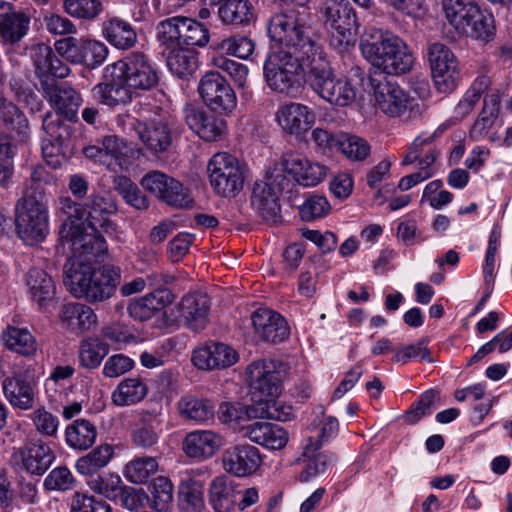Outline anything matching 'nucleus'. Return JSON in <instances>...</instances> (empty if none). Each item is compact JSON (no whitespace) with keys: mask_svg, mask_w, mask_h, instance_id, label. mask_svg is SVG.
Segmentation results:
<instances>
[{"mask_svg":"<svg viewBox=\"0 0 512 512\" xmlns=\"http://www.w3.org/2000/svg\"><path fill=\"white\" fill-rule=\"evenodd\" d=\"M83 208L69 197L61 198L59 209L66 218L60 227V240L76 258L91 261L107 252L102 233L114 232L107 215L116 212L115 202L100 194H91Z\"/></svg>","mask_w":512,"mask_h":512,"instance_id":"obj_1","label":"nucleus"},{"mask_svg":"<svg viewBox=\"0 0 512 512\" xmlns=\"http://www.w3.org/2000/svg\"><path fill=\"white\" fill-rule=\"evenodd\" d=\"M267 33L271 40L280 43L279 47L300 52L304 58L311 62L323 50L311 37V28L307 22V15L295 10L276 13L270 17Z\"/></svg>","mask_w":512,"mask_h":512,"instance_id":"obj_2","label":"nucleus"},{"mask_svg":"<svg viewBox=\"0 0 512 512\" xmlns=\"http://www.w3.org/2000/svg\"><path fill=\"white\" fill-rule=\"evenodd\" d=\"M300 52L274 47L263 64V75L268 87L286 96H294L300 87L304 66L309 68V58Z\"/></svg>","mask_w":512,"mask_h":512,"instance_id":"obj_3","label":"nucleus"},{"mask_svg":"<svg viewBox=\"0 0 512 512\" xmlns=\"http://www.w3.org/2000/svg\"><path fill=\"white\" fill-rule=\"evenodd\" d=\"M306 83L330 105L347 107L356 99V89L352 82L346 77L335 75L324 52L309 62Z\"/></svg>","mask_w":512,"mask_h":512,"instance_id":"obj_4","label":"nucleus"},{"mask_svg":"<svg viewBox=\"0 0 512 512\" xmlns=\"http://www.w3.org/2000/svg\"><path fill=\"white\" fill-rule=\"evenodd\" d=\"M68 278L67 285L76 297H85L90 303L103 302L115 294L121 281V270L113 265H103L94 270H75Z\"/></svg>","mask_w":512,"mask_h":512,"instance_id":"obj_5","label":"nucleus"},{"mask_svg":"<svg viewBox=\"0 0 512 512\" xmlns=\"http://www.w3.org/2000/svg\"><path fill=\"white\" fill-rule=\"evenodd\" d=\"M122 126L125 133H135L153 154L166 152L179 134L176 119L168 113L155 114L145 121L127 116Z\"/></svg>","mask_w":512,"mask_h":512,"instance_id":"obj_6","label":"nucleus"},{"mask_svg":"<svg viewBox=\"0 0 512 512\" xmlns=\"http://www.w3.org/2000/svg\"><path fill=\"white\" fill-rule=\"evenodd\" d=\"M156 38L165 48L204 47L210 40V33L208 28L196 19L177 15L163 19L157 24Z\"/></svg>","mask_w":512,"mask_h":512,"instance_id":"obj_7","label":"nucleus"},{"mask_svg":"<svg viewBox=\"0 0 512 512\" xmlns=\"http://www.w3.org/2000/svg\"><path fill=\"white\" fill-rule=\"evenodd\" d=\"M16 228L19 236L28 244L45 239L49 232L48 208L43 199L28 194L16 205Z\"/></svg>","mask_w":512,"mask_h":512,"instance_id":"obj_8","label":"nucleus"},{"mask_svg":"<svg viewBox=\"0 0 512 512\" xmlns=\"http://www.w3.org/2000/svg\"><path fill=\"white\" fill-rule=\"evenodd\" d=\"M374 98L384 114L405 123L418 120L425 111L423 103L411 98L402 88L389 81L379 82L375 86Z\"/></svg>","mask_w":512,"mask_h":512,"instance_id":"obj_9","label":"nucleus"},{"mask_svg":"<svg viewBox=\"0 0 512 512\" xmlns=\"http://www.w3.org/2000/svg\"><path fill=\"white\" fill-rule=\"evenodd\" d=\"M209 181L221 197H235L243 188L244 176L236 157L222 152L215 154L207 166Z\"/></svg>","mask_w":512,"mask_h":512,"instance_id":"obj_10","label":"nucleus"},{"mask_svg":"<svg viewBox=\"0 0 512 512\" xmlns=\"http://www.w3.org/2000/svg\"><path fill=\"white\" fill-rule=\"evenodd\" d=\"M112 75L118 71L132 91H148L157 86L159 71L156 64L145 54L133 52L123 61L112 66Z\"/></svg>","mask_w":512,"mask_h":512,"instance_id":"obj_11","label":"nucleus"},{"mask_svg":"<svg viewBox=\"0 0 512 512\" xmlns=\"http://www.w3.org/2000/svg\"><path fill=\"white\" fill-rule=\"evenodd\" d=\"M320 13L325 25L331 31V45L335 48H347L354 43L358 24L354 10L336 1H326Z\"/></svg>","mask_w":512,"mask_h":512,"instance_id":"obj_12","label":"nucleus"},{"mask_svg":"<svg viewBox=\"0 0 512 512\" xmlns=\"http://www.w3.org/2000/svg\"><path fill=\"white\" fill-rule=\"evenodd\" d=\"M55 49L70 63L84 65L90 69L101 66L109 52L103 42L72 36L57 40Z\"/></svg>","mask_w":512,"mask_h":512,"instance_id":"obj_13","label":"nucleus"},{"mask_svg":"<svg viewBox=\"0 0 512 512\" xmlns=\"http://www.w3.org/2000/svg\"><path fill=\"white\" fill-rule=\"evenodd\" d=\"M198 92L213 112L228 115L237 106L235 91L219 72H208L200 80Z\"/></svg>","mask_w":512,"mask_h":512,"instance_id":"obj_14","label":"nucleus"},{"mask_svg":"<svg viewBox=\"0 0 512 512\" xmlns=\"http://www.w3.org/2000/svg\"><path fill=\"white\" fill-rule=\"evenodd\" d=\"M279 368L280 365L272 360H258L248 366L247 375L254 404L258 400L279 396L283 377Z\"/></svg>","mask_w":512,"mask_h":512,"instance_id":"obj_15","label":"nucleus"},{"mask_svg":"<svg viewBox=\"0 0 512 512\" xmlns=\"http://www.w3.org/2000/svg\"><path fill=\"white\" fill-rule=\"evenodd\" d=\"M434 84L440 93H449L457 86V60L453 52L440 42L430 43L427 48Z\"/></svg>","mask_w":512,"mask_h":512,"instance_id":"obj_16","label":"nucleus"},{"mask_svg":"<svg viewBox=\"0 0 512 512\" xmlns=\"http://www.w3.org/2000/svg\"><path fill=\"white\" fill-rule=\"evenodd\" d=\"M42 127L47 135L42 141L43 157L49 166L58 168L66 161L64 146L70 136V128L58 112L46 113Z\"/></svg>","mask_w":512,"mask_h":512,"instance_id":"obj_17","label":"nucleus"},{"mask_svg":"<svg viewBox=\"0 0 512 512\" xmlns=\"http://www.w3.org/2000/svg\"><path fill=\"white\" fill-rule=\"evenodd\" d=\"M140 184L168 205L187 208L193 203V199L182 183L161 171H149L142 177Z\"/></svg>","mask_w":512,"mask_h":512,"instance_id":"obj_18","label":"nucleus"},{"mask_svg":"<svg viewBox=\"0 0 512 512\" xmlns=\"http://www.w3.org/2000/svg\"><path fill=\"white\" fill-rule=\"evenodd\" d=\"M285 176L280 173H270L265 180L256 181L250 198L251 206L265 220L274 219L279 211L278 193L287 183Z\"/></svg>","mask_w":512,"mask_h":512,"instance_id":"obj_19","label":"nucleus"},{"mask_svg":"<svg viewBox=\"0 0 512 512\" xmlns=\"http://www.w3.org/2000/svg\"><path fill=\"white\" fill-rule=\"evenodd\" d=\"M281 165L285 172L299 184L305 187L316 186L327 176L328 168L310 160L305 155L288 151L282 155Z\"/></svg>","mask_w":512,"mask_h":512,"instance_id":"obj_20","label":"nucleus"},{"mask_svg":"<svg viewBox=\"0 0 512 512\" xmlns=\"http://www.w3.org/2000/svg\"><path fill=\"white\" fill-rule=\"evenodd\" d=\"M275 120L284 133L300 139L315 124L316 114L305 104L289 102L278 107Z\"/></svg>","mask_w":512,"mask_h":512,"instance_id":"obj_21","label":"nucleus"},{"mask_svg":"<svg viewBox=\"0 0 512 512\" xmlns=\"http://www.w3.org/2000/svg\"><path fill=\"white\" fill-rule=\"evenodd\" d=\"M254 335L261 341L278 344L290 335V327L286 319L278 312L261 307L251 314Z\"/></svg>","mask_w":512,"mask_h":512,"instance_id":"obj_22","label":"nucleus"},{"mask_svg":"<svg viewBox=\"0 0 512 512\" xmlns=\"http://www.w3.org/2000/svg\"><path fill=\"white\" fill-rule=\"evenodd\" d=\"M398 35L376 27H368L360 37L359 48L362 56L375 68L380 69L385 56Z\"/></svg>","mask_w":512,"mask_h":512,"instance_id":"obj_23","label":"nucleus"},{"mask_svg":"<svg viewBox=\"0 0 512 512\" xmlns=\"http://www.w3.org/2000/svg\"><path fill=\"white\" fill-rule=\"evenodd\" d=\"M238 359L237 351L228 344L210 342L195 349L191 360L197 368L209 371L231 367Z\"/></svg>","mask_w":512,"mask_h":512,"instance_id":"obj_24","label":"nucleus"},{"mask_svg":"<svg viewBox=\"0 0 512 512\" xmlns=\"http://www.w3.org/2000/svg\"><path fill=\"white\" fill-rule=\"evenodd\" d=\"M500 112V93L497 89L490 90L484 97L483 107L470 128L469 137L473 141L488 139L490 142L499 140V135L490 132Z\"/></svg>","mask_w":512,"mask_h":512,"instance_id":"obj_25","label":"nucleus"},{"mask_svg":"<svg viewBox=\"0 0 512 512\" xmlns=\"http://www.w3.org/2000/svg\"><path fill=\"white\" fill-rule=\"evenodd\" d=\"M16 464L32 475H42L51 466L55 456L51 448L42 441H30L13 454Z\"/></svg>","mask_w":512,"mask_h":512,"instance_id":"obj_26","label":"nucleus"},{"mask_svg":"<svg viewBox=\"0 0 512 512\" xmlns=\"http://www.w3.org/2000/svg\"><path fill=\"white\" fill-rule=\"evenodd\" d=\"M261 462L262 458L258 448L249 444L231 447L223 455L225 471L237 477L253 474Z\"/></svg>","mask_w":512,"mask_h":512,"instance_id":"obj_27","label":"nucleus"},{"mask_svg":"<svg viewBox=\"0 0 512 512\" xmlns=\"http://www.w3.org/2000/svg\"><path fill=\"white\" fill-rule=\"evenodd\" d=\"M1 386L5 399L14 409L27 411L34 407L37 396L34 382L20 374H14L5 377Z\"/></svg>","mask_w":512,"mask_h":512,"instance_id":"obj_28","label":"nucleus"},{"mask_svg":"<svg viewBox=\"0 0 512 512\" xmlns=\"http://www.w3.org/2000/svg\"><path fill=\"white\" fill-rule=\"evenodd\" d=\"M184 119L188 127L205 141H217L222 137L226 128L223 119L193 106L185 107Z\"/></svg>","mask_w":512,"mask_h":512,"instance_id":"obj_29","label":"nucleus"},{"mask_svg":"<svg viewBox=\"0 0 512 512\" xmlns=\"http://www.w3.org/2000/svg\"><path fill=\"white\" fill-rule=\"evenodd\" d=\"M222 445V437L212 430H195L188 433L182 444L184 453L198 461L212 457Z\"/></svg>","mask_w":512,"mask_h":512,"instance_id":"obj_30","label":"nucleus"},{"mask_svg":"<svg viewBox=\"0 0 512 512\" xmlns=\"http://www.w3.org/2000/svg\"><path fill=\"white\" fill-rule=\"evenodd\" d=\"M175 300V295L169 289H155L128 305L129 315L139 321L151 319Z\"/></svg>","mask_w":512,"mask_h":512,"instance_id":"obj_31","label":"nucleus"},{"mask_svg":"<svg viewBox=\"0 0 512 512\" xmlns=\"http://www.w3.org/2000/svg\"><path fill=\"white\" fill-rule=\"evenodd\" d=\"M245 436L252 442L270 450L284 448L289 440L288 432L269 422H254L243 427Z\"/></svg>","mask_w":512,"mask_h":512,"instance_id":"obj_32","label":"nucleus"},{"mask_svg":"<svg viewBox=\"0 0 512 512\" xmlns=\"http://www.w3.org/2000/svg\"><path fill=\"white\" fill-rule=\"evenodd\" d=\"M240 485L227 476L214 478L209 487V503L215 512H230L237 503Z\"/></svg>","mask_w":512,"mask_h":512,"instance_id":"obj_33","label":"nucleus"},{"mask_svg":"<svg viewBox=\"0 0 512 512\" xmlns=\"http://www.w3.org/2000/svg\"><path fill=\"white\" fill-rule=\"evenodd\" d=\"M159 416L160 414L156 411L143 410L140 413V424L131 433V441L134 446L143 450L155 448L161 435Z\"/></svg>","mask_w":512,"mask_h":512,"instance_id":"obj_34","label":"nucleus"},{"mask_svg":"<svg viewBox=\"0 0 512 512\" xmlns=\"http://www.w3.org/2000/svg\"><path fill=\"white\" fill-rule=\"evenodd\" d=\"M179 309L190 329L198 331L206 326L210 311V303L206 295L189 293L183 296Z\"/></svg>","mask_w":512,"mask_h":512,"instance_id":"obj_35","label":"nucleus"},{"mask_svg":"<svg viewBox=\"0 0 512 512\" xmlns=\"http://www.w3.org/2000/svg\"><path fill=\"white\" fill-rule=\"evenodd\" d=\"M180 417L196 424H204L214 419L215 403L193 394L182 396L177 402Z\"/></svg>","mask_w":512,"mask_h":512,"instance_id":"obj_36","label":"nucleus"},{"mask_svg":"<svg viewBox=\"0 0 512 512\" xmlns=\"http://www.w3.org/2000/svg\"><path fill=\"white\" fill-rule=\"evenodd\" d=\"M59 319L62 326L71 331H89L97 324V315L93 309L81 303L62 305Z\"/></svg>","mask_w":512,"mask_h":512,"instance_id":"obj_37","label":"nucleus"},{"mask_svg":"<svg viewBox=\"0 0 512 512\" xmlns=\"http://www.w3.org/2000/svg\"><path fill=\"white\" fill-rule=\"evenodd\" d=\"M0 126L20 142L25 141L30 134L24 113L3 95H0Z\"/></svg>","mask_w":512,"mask_h":512,"instance_id":"obj_38","label":"nucleus"},{"mask_svg":"<svg viewBox=\"0 0 512 512\" xmlns=\"http://www.w3.org/2000/svg\"><path fill=\"white\" fill-rule=\"evenodd\" d=\"M1 340L11 352L32 358L38 351V342L34 335L24 327L7 326L2 331Z\"/></svg>","mask_w":512,"mask_h":512,"instance_id":"obj_39","label":"nucleus"},{"mask_svg":"<svg viewBox=\"0 0 512 512\" xmlns=\"http://www.w3.org/2000/svg\"><path fill=\"white\" fill-rule=\"evenodd\" d=\"M413 65L414 56L410 47L398 36L379 70L388 75H402L408 73Z\"/></svg>","mask_w":512,"mask_h":512,"instance_id":"obj_40","label":"nucleus"},{"mask_svg":"<svg viewBox=\"0 0 512 512\" xmlns=\"http://www.w3.org/2000/svg\"><path fill=\"white\" fill-rule=\"evenodd\" d=\"M26 284L31 299L36 302L40 308L47 306L55 297L56 287L51 276L44 270L30 269L26 276Z\"/></svg>","mask_w":512,"mask_h":512,"instance_id":"obj_41","label":"nucleus"},{"mask_svg":"<svg viewBox=\"0 0 512 512\" xmlns=\"http://www.w3.org/2000/svg\"><path fill=\"white\" fill-rule=\"evenodd\" d=\"M92 97L101 104L117 106L131 100L132 90L125 84L123 78H113L109 82H101L95 85L92 90Z\"/></svg>","mask_w":512,"mask_h":512,"instance_id":"obj_42","label":"nucleus"},{"mask_svg":"<svg viewBox=\"0 0 512 512\" xmlns=\"http://www.w3.org/2000/svg\"><path fill=\"white\" fill-rule=\"evenodd\" d=\"M103 37L118 49H129L137 42V33L132 25L118 17L103 23Z\"/></svg>","mask_w":512,"mask_h":512,"instance_id":"obj_43","label":"nucleus"},{"mask_svg":"<svg viewBox=\"0 0 512 512\" xmlns=\"http://www.w3.org/2000/svg\"><path fill=\"white\" fill-rule=\"evenodd\" d=\"M148 393L147 385L142 379L129 377L123 379L112 392V402L118 407L135 405Z\"/></svg>","mask_w":512,"mask_h":512,"instance_id":"obj_44","label":"nucleus"},{"mask_svg":"<svg viewBox=\"0 0 512 512\" xmlns=\"http://www.w3.org/2000/svg\"><path fill=\"white\" fill-rule=\"evenodd\" d=\"M96 437V426L84 418L74 420L65 429L66 443L73 449L87 450L95 443Z\"/></svg>","mask_w":512,"mask_h":512,"instance_id":"obj_45","label":"nucleus"},{"mask_svg":"<svg viewBox=\"0 0 512 512\" xmlns=\"http://www.w3.org/2000/svg\"><path fill=\"white\" fill-rule=\"evenodd\" d=\"M320 447L318 441H314L311 437L307 440L304 446L303 456L308 458L309 461L305 470L301 473L300 479L303 482L308 481L312 477L325 472L328 466L336 462V455L326 452L315 454Z\"/></svg>","mask_w":512,"mask_h":512,"instance_id":"obj_46","label":"nucleus"},{"mask_svg":"<svg viewBox=\"0 0 512 512\" xmlns=\"http://www.w3.org/2000/svg\"><path fill=\"white\" fill-rule=\"evenodd\" d=\"M29 26L30 17L15 10L0 22V42L4 45L19 43L27 35Z\"/></svg>","mask_w":512,"mask_h":512,"instance_id":"obj_47","label":"nucleus"},{"mask_svg":"<svg viewBox=\"0 0 512 512\" xmlns=\"http://www.w3.org/2000/svg\"><path fill=\"white\" fill-rule=\"evenodd\" d=\"M108 353L107 342L99 336H89L80 342L78 358L82 367L92 370L100 366Z\"/></svg>","mask_w":512,"mask_h":512,"instance_id":"obj_48","label":"nucleus"},{"mask_svg":"<svg viewBox=\"0 0 512 512\" xmlns=\"http://www.w3.org/2000/svg\"><path fill=\"white\" fill-rule=\"evenodd\" d=\"M168 49L170 52L167 57V65L174 75L179 78H185L196 71L198 57L195 50L184 47Z\"/></svg>","mask_w":512,"mask_h":512,"instance_id":"obj_49","label":"nucleus"},{"mask_svg":"<svg viewBox=\"0 0 512 512\" xmlns=\"http://www.w3.org/2000/svg\"><path fill=\"white\" fill-rule=\"evenodd\" d=\"M218 16L224 24H247L253 17L249 0H223L218 6Z\"/></svg>","mask_w":512,"mask_h":512,"instance_id":"obj_50","label":"nucleus"},{"mask_svg":"<svg viewBox=\"0 0 512 512\" xmlns=\"http://www.w3.org/2000/svg\"><path fill=\"white\" fill-rule=\"evenodd\" d=\"M113 447L109 444L99 445L87 455L80 457L75 467L82 475L91 476L105 467L113 456Z\"/></svg>","mask_w":512,"mask_h":512,"instance_id":"obj_51","label":"nucleus"},{"mask_svg":"<svg viewBox=\"0 0 512 512\" xmlns=\"http://www.w3.org/2000/svg\"><path fill=\"white\" fill-rule=\"evenodd\" d=\"M159 468V464L154 457H138L129 461L124 468V476L132 483L143 484L154 475Z\"/></svg>","mask_w":512,"mask_h":512,"instance_id":"obj_52","label":"nucleus"},{"mask_svg":"<svg viewBox=\"0 0 512 512\" xmlns=\"http://www.w3.org/2000/svg\"><path fill=\"white\" fill-rule=\"evenodd\" d=\"M218 417L224 424L242 425L250 419L257 418L256 404L247 406L241 403L224 402L219 406Z\"/></svg>","mask_w":512,"mask_h":512,"instance_id":"obj_53","label":"nucleus"},{"mask_svg":"<svg viewBox=\"0 0 512 512\" xmlns=\"http://www.w3.org/2000/svg\"><path fill=\"white\" fill-rule=\"evenodd\" d=\"M51 100L59 110L65 113L68 119L76 117L77 109L82 103L81 95L67 83L55 88Z\"/></svg>","mask_w":512,"mask_h":512,"instance_id":"obj_54","label":"nucleus"},{"mask_svg":"<svg viewBox=\"0 0 512 512\" xmlns=\"http://www.w3.org/2000/svg\"><path fill=\"white\" fill-rule=\"evenodd\" d=\"M440 394L437 390L430 389L421 394L419 400L415 402L410 410L404 415V420L408 424L417 423L422 417L429 415L438 407Z\"/></svg>","mask_w":512,"mask_h":512,"instance_id":"obj_55","label":"nucleus"},{"mask_svg":"<svg viewBox=\"0 0 512 512\" xmlns=\"http://www.w3.org/2000/svg\"><path fill=\"white\" fill-rule=\"evenodd\" d=\"M114 185L127 204L139 210L149 206L146 196L130 178L123 175L116 176Z\"/></svg>","mask_w":512,"mask_h":512,"instance_id":"obj_56","label":"nucleus"},{"mask_svg":"<svg viewBox=\"0 0 512 512\" xmlns=\"http://www.w3.org/2000/svg\"><path fill=\"white\" fill-rule=\"evenodd\" d=\"M257 418H269L276 421H287L293 415V408L290 405L278 400L277 397H270L265 400H258L256 404Z\"/></svg>","mask_w":512,"mask_h":512,"instance_id":"obj_57","label":"nucleus"},{"mask_svg":"<svg viewBox=\"0 0 512 512\" xmlns=\"http://www.w3.org/2000/svg\"><path fill=\"white\" fill-rule=\"evenodd\" d=\"M87 484L95 493L110 500H116V494L122 485V480L120 476L113 473L94 474L89 476Z\"/></svg>","mask_w":512,"mask_h":512,"instance_id":"obj_58","label":"nucleus"},{"mask_svg":"<svg viewBox=\"0 0 512 512\" xmlns=\"http://www.w3.org/2000/svg\"><path fill=\"white\" fill-rule=\"evenodd\" d=\"M62 8L71 17L93 20L101 12L102 5L98 0H63Z\"/></svg>","mask_w":512,"mask_h":512,"instance_id":"obj_59","label":"nucleus"},{"mask_svg":"<svg viewBox=\"0 0 512 512\" xmlns=\"http://www.w3.org/2000/svg\"><path fill=\"white\" fill-rule=\"evenodd\" d=\"M151 495V507L157 511H166L173 500L171 481L164 476L154 479L151 486Z\"/></svg>","mask_w":512,"mask_h":512,"instance_id":"obj_60","label":"nucleus"},{"mask_svg":"<svg viewBox=\"0 0 512 512\" xmlns=\"http://www.w3.org/2000/svg\"><path fill=\"white\" fill-rule=\"evenodd\" d=\"M338 149L350 160L362 161L370 154L369 143L356 135H342Z\"/></svg>","mask_w":512,"mask_h":512,"instance_id":"obj_61","label":"nucleus"},{"mask_svg":"<svg viewBox=\"0 0 512 512\" xmlns=\"http://www.w3.org/2000/svg\"><path fill=\"white\" fill-rule=\"evenodd\" d=\"M221 48L229 55L248 59L255 51V42L246 35L237 34L224 39Z\"/></svg>","mask_w":512,"mask_h":512,"instance_id":"obj_62","label":"nucleus"},{"mask_svg":"<svg viewBox=\"0 0 512 512\" xmlns=\"http://www.w3.org/2000/svg\"><path fill=\"white\" fill-rule=\"evenodd\" d=\"M42 26L52 35L66 36L77 32L74 23L65 16L54 12H46L42 17Z\"/></svg>","mask_w":512,"mask_h":512,"instance_id":"obj_63","label":"nucleus"},{"mask_svg":"<svg viewBox=\"0 0 512 512\" xmlns=\"http://www.w3.org/2000/svg\"><path fill=\"white\" fill-rule=\"evenodd\" d=\"M331 210L324 196L312 195L299 207V213L304 221H313L326 216Z\"/></svg>","mask_w":512,"mask_h":512,"instance_id":"obj_64","label":"nucleus"}]
</instances>
